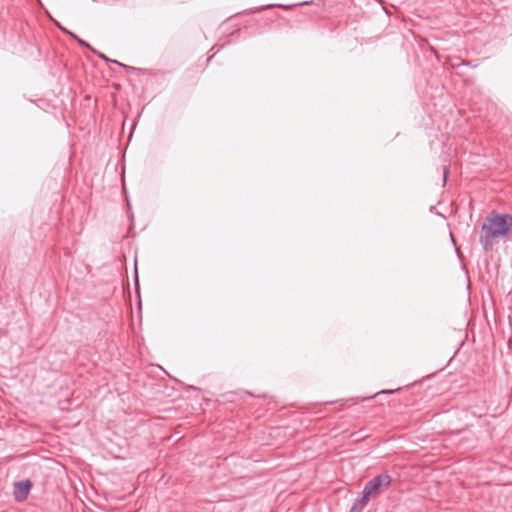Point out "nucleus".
<instances>
[{"label": "nucleus", "mask_w": 512, "mask_h": 512, "mask_svg": "<svg viewBox=\"0 0 512 512\" xmlns=\"http://www.w3.org/2000/svg\"><path fill=\"white\" fill-rule=\"evenodd\" d=\"M512 231V216L491 212L485 219L480 233V243L484 250H492L501 238H505Z\"/></svg>", "instance_id": "nucleus-1"}, {"label": "nucleus", "mask_w": 512, "mask_h": 512, "mask_svg": "<svg viewBox=\"0 0 512 512\" xmlns=\"http://www.w3.org/2000/svg\"><path fill=\"white\" fill-rule=\"evenodd\" d=\"M31 487H32V483L30 480H25V481H20V482L14 483L13 494H14L16 501H18V502L24 501L27 498V496L31 490Z\"/></svg>", "instance_id": "nucleus-3"}, {"label": "nucleus", "mask_w": 512, "mask_h": 512, "mask_svg": "<svg viewBox=\"0 0 512 512\" xmlns=\"http://www.w3.org/2000/svg\"><path fill=\"white\" fill-rule=\"evenodd\" d=\"M390 484L391 477L388 474H381L370 480L365 485L362 496L355 501L352 510L354 511L363 509L370 498L377 497L380 493L387 489Z\"/></svg>", "instance_id": "nucleus-2"}, {"label": "nucleus", "mask_w": 512, "mask_h": 512, "mask_svg": "<svg viewBox=\"0 0 512 512\" xmlns=\"http://www.w3.org/2000/svg\"><path fill=\"white\" fill-rule=\"evenodd\" d=\"M124 158H125V154H123V155H122V171H121V180H122L123 191H124V192H126V184H125V165H124V163H123Z\"/></svg>", "instance_id": "nucleus-4"}, {"label": "nucleus", "mask_w": 512, "mask_h": 512, "mask_svg": "<svg viewBox=\"0 0 512 512\" xmlns=\"http://www.w3.org/2000/svg\"><path fill=\"white\" fill-rule=\"evenodd\" d=\"M79 43L82 44V45H86V43L82 40H79Z\"/></svg>", "instance_id": "nucleus-6"}, {"label": "nucleus", "mask_w": 512, "mask_h": 512, "mask_svg": "<svg viewBox=\"0 0 512 512\" xmlns=\"http://www.w3.org/2000/svg\"><path fill=\"white\" fill-rule=\"evenodd\" d=\"M135 285L138 288V273H137V261L135 260Z\"/></svg>", "instance_id": "nucleus-5"}]
</instances>
